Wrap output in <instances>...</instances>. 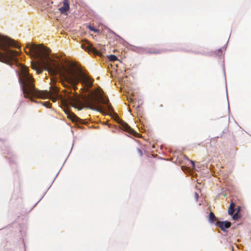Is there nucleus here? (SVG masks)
Here are the masks:
<instances>
[{
	"instance_id": "nucleus-1",
	"label": "nucleus",
	"mask_w": 251,
	"mask_h": 251,
	"mask_svg": "<svg viewBox=\"0 0 251 251\" xmlns=\"http://www.w3.org/2000/svg\"><path fill=\"white\" fill-rule=\"evenodd\" d=\"M28 52H33L38 60L31 63V68L36 71L38 74L42 73L43 69L46 68L53 75L59 74L61 81L64 87L69 88L72 86L75 90L77 89V85L80 82L83 87L81 88L83 93L82 95L73 93V96H69L70 101L72 106L78 110L84 108L102 111L112 110L111 104L108 99L105 96L102 90L98 88L94 91H90L92 87L94 80L87 75L78 72L72 68H67L61 65L60 60L51 58L50 56V50L43 45H37L28 44L27 46Z\"/></svg>"
},
{
	"instance_id": "nucleus-2",
	"label": "nucleus",
	"mask_w": 251,
	"mask_h": 251,
	"mask_svg": "<svg viewBox=\"0 0 251 251\" xmlns=\"http://www.w3.org/2000/svg\"><path fill=\"white\" fill-rule=\"evenodd\" d=\"M9 46L18 48L13 40L0 34V61L11 66L15 64L19 68L16 70V72L25 97L30 99L31 100H32L33 98L49 99L53 102L60 99L62 104L65 107L64 112L67 115V117L74 122H78L80 119L67 108L69 104L72 106L69 98V96H73L72 91L65 90L64 93L67 98H64L59 94V90L56 87L51 86L49 91L36 89L33 83L34 78L29 74L28 68L17 62V56L19 52L9 49L7 48Z\"/></svg>"
},
{
	"instance_id": "nucleus-3",
	"label": "nucleus",
	"mask_w": 251,
	"mask_h": 251,
	"mask_svg": "<svg viewBox=\"0 0 251 251\" xmlns=\"http://www.w3.org/2000/svg\"><path fill=\"white\" fill-rule=\"evenodd\" d=\"M81 47L83 49L89 53L92 52L94 55L98 56H100L101 55V53L96 48H94L92 44L87 40L85 41L84 43H83L81 44Z\"/></svg>"
},
{
	"instance_id": "nucleus-4",
	"label": "nucleus",
	"mask_w": 251,
	"mask_h": 251,
	"mask_svg": "<svg viewBox=\"0 0 251 251\" xmlns=\"http://www.w3.org/2000/svg\"><path fill=\"white\" fill-rule=\"evenodd\" d=\"M120 124L122 126V128L125 131L133 135L135 137H139L140 136L139 133H138L136 131H135L130 126H129V125L126 122H125L124 121H122Z\"/></svg>"
},
{
	"instance_id": "nucleus-5",
	"label": "nucleus",
	"mask_w": 251,
	"mask_h": 251,
	"mask_svg": "<svg viewBox=\"0 0 251 251\" xmlns=\"http://www.w3.org/2000/svg\"><path fill=\"white\" fill-rule=\"evenodd\" d=\"M70 9V5L68 0H64L63 1V6L59 8V10L61 14L67 15V12Z\"/></svg>"
},
{
	"instance_id": "nucleus-6",
	"label": "nucleus",
	"mask_w": 251,
	"mask_h": 251,
	"mask_svg": "<svg viewBox=\"0 0 251 251\" xmlns=\"http://www.w3.org/2000/svg\"><path fill=\"white\" fill-rule=\"evenodd\" d=\"M216 226L220 229L223 230L225 231L226 229L228 228L231 226V223L229 222L225 221V222H220L218 221L216 223Z\"/></svg>"
},
{
	"instance_id": "nucleus-7",
	"label": "nucleus",
	"mask_w": 251,
	"mask_h": 251,
	"mask_svg": "<svg viewBox=\"0 0 251 251\" xmlns=\"http://www.w3.org/2000/svg\"><path fill=\"white\" fill-rule=\"evenodd\" d=\"M235 203L233 201H231L228 209V213L229 215H232L235 212Z\"/></svg>"
},
{
	"instance_id": "nucleus-8",
	"label": "nucleus",
	"mask_w": 251,
	"mask_h": 251,
	"mask_svg": "<svg viewBox=\"0 0 251 251\" xmlns=\"http://www.w3.org/2000/svg\"><path fill=\"white\" fill-rule=\"evenodd\" d=\"M217 220L216 216L212 212H210L209 215V220L211 223H214Z\"/></svg>"
},
{
	"instance_id": "nucleus-9",
	"label": "nucleus",
	"mask_w": 251,
	"mask_h": 251,
	"mask_svg": "<svg viewBox=\"0 0 251 251\" xmlns=\"http://www.w3.org/2000/svg\"><path fill=\"white\" fill-rule=\"evenodd\" d=\"M239 211H240V208L239 207L236 213L234 215L233 214L232 218L234 220H237L240 218L239 214H238V213L239 212Z\"/></svg>"
},
{
	"instance_id": "nucleus-10",
	"label": "nucleus",
	"mask_w": 251,
	"mask_h": 251,
	"mask_svg": "<svg viewBox=\"0 0 251 251\" xmlns=\"http://www.w3.org/2000/svg\"><path fill=\"white\" fill-rule=\"evenodd\" d=\"M108 58L111 61H114L118 59L117 57L115 55H110L108 56Z\"/></svg>"
},
{
	"instance_id": "nucleus-11",
	"label": "nucleus",
	"mask_w": 251,
	"mask_h": 251,
	"mask_svg": "<svg viewBox=\"0 0 251 251\" xmlns=\"http://www.w3.org/2000/svg\"><path fill=\"white\" fill-rule=\"evenodd\" d=\"M89 29L91 30V31H93L94 32H95V33H99V30L95 28V27H93V26H89Z\"/></svg>"
},
{
	"instance_id": "nucleus-12",
	"label": "nucleus",
	"mask_w": 251,
	"mask_h": 251,
	"mask_svg": "<svg viewBox=\"0 0 251 251\" xmlns=\"http://www.w3.org/2000/svg\"><path fill=\"white\" fill-rule=\"evenodd\" d=\"M43 105L46 106V107L49 108L51 106V103L49 101H46L45 102H43Z\"/></svg>"
},
{
	"instance_id": "nucleus-13",
	"label": "nucleus",
	"mask_w": 251,
	"mask_h": 251,
	"mask_svg": "<svg viewBox=\"0 0 251 251\" xmlns=\"http://www.w3.org/2000/svg\"><path fill=\"white\" fill-rule=\"evenodd\" d=\"M137 152H138V154H139L140 156H142V155H143V152H142V151H141V149H137Z\"/></svg>"
},
{
	"instance_id": "nucleus-14",
	"label": "nucleus",
	"mask_w": 251,
	"mask_h": 251,
	"mask_svg": "<svg viewBox=\"0 0 251 251\" xmlns=\"http://www.w3.org/2000/svg\"><path fill=\"white\" fill-rule=\"evenodd\" d=\"M194 197L196 201H198L199 198V194L195 192L194 194Z\"/></svg>"
},
{
	"instance_id": "nucleus-15",
	"label": "nucleus",
	"mask_w": 251,
	"mask_h": 251,
	"mask_svg": "<svg viewBox=\"0 0 251 251\" xmlns=\"http://www.w3.org/2000/svg\"><path fill=\"white\" fill-rule=\"evenodd\" d=\"M218 51L219 53H217V54H219L220 53L221 54H222V49H220L218 50Z\"/></svg>"
},
{
	"instance_id": "nucleus-16",
	"label": "nucleus",
	"mask_w": 251,
	"mask_h": 251,
	"mask_svg": "<svg viewBox=\"0 0 251 251\" xmlns=\"http://www.w3.org/2000/svg\"><path fill=\"white\" fill-rule=\"evenodd\" d=\"M191 164L192 165V166L194 167L195 166L194 162L193 161H191Z\"/></svg>"
},
{
	"instance_id": "nucleus-17",
	"label": "nucleus",
	"mask_w": 251,
	"mask_h": 251,
	"mask_svg": "<svg viewBox=\"0 0 251 251\" xmlns=\"http://www.w3.org/2000/svg\"><path fill=\"white\" fill-rule=\"evenodd\" d=\"M101 47V45H100V44H98V45H97V47L98 48H100V47Z\"/></svg>"
},
{
	"instance_id": "nucleus-18",
	"label": "nucleus",
	"mask_w": 251,
	"mask_h": 251,
	"mask_svg": "<svg viewBox=\"0 0 251 251\" xmlns=\"http://www.w3.org/2000/svg\"><path fill=\"white\" fill-rule=\"evenodd\" d=\"M160 51H157V52H155L154 53H160Z\"/></svg>"
},
{
	"instance_id": "nucleus-19",
	"label": "nucleus",
	"mask_w": 251,
	"mask_h": 251,
	"mask_svg": "<svg viewBox=\"0 0 251 251\" xmlns=\"http://www.w3.org/2000/svg\"><path fill=\"white\" fill-rule=\"evenodd\" d=\"M130 101H131L132 100V99L130 98Z\"/></svg>"
}]
</instances>
